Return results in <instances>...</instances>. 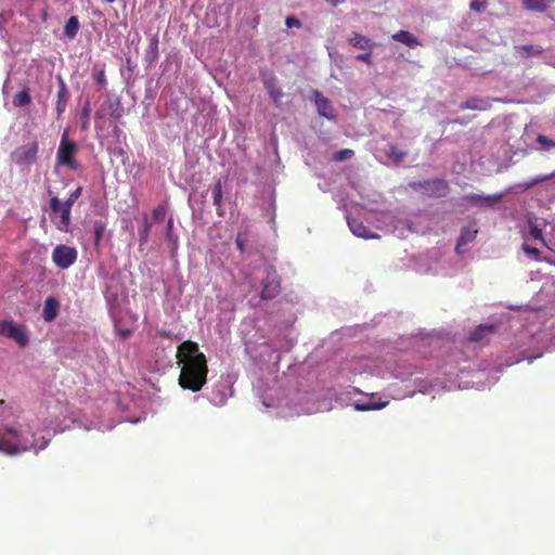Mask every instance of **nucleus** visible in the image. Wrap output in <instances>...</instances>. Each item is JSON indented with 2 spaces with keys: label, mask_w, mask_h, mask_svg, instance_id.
<instances>
[{
  "label": "nucleus",
  "mask_w": 555,
  "mask_h": 555,
  "mask_svg": "<svg viewBox=\"0 0 555 555\" xmlns=\"http://www.w3.org/2000/svg\"><path fill=\"white\" fill-rule=\"evenodd\" d=\"M178 364L181 365L179 385L183 389L199 391L207 382V360L199 351L198 345L185 340L179 345L177 351Z\"/></svg>",
  "instance_id": "f257e3e1"
},
{
  "label": "nucleus",
  "mask_w": 555,
  "mask_h": 555,
  "mask_svg": "<svg viewBox=\"0 0 555 555\" xmlns=\"http://www.w3.org/2000/svg\"><path fill=\"white\" fill-rule=\"evenodd\" d=\"M34 443L23 433L9 427L5 433L0 434V451L7 454H16L34 449Z\"/></svg>",
  "instance_id": "f03ea898"
},
{
  "label": "nucleus",
  "mask_w": 555,
  "mask_h": 555,
  "mask_svg": "<svg viewBox=\"0 0 555 555\" xmlns=\"http://www.w3.org/2000/svg\"><path fill=\"white\" fill-rule=\"evenodd\" d=\"M410 188L420 191L428 197H444L449 194L450 186L447 180L441 178L414 181L410 183Z\"/></svg>",
  "instance_id": "7ed1b4c3"
},
{
  "label": "nucleus",
  "mask_w": 555,
  "mask_h": 555,
  "mask_svg": "<svg viewBox=\"0 0 555 555\" xmlns=\"http://www.w3.org/2000/svg\"><path fill=\"white\" fill-rule=\"evenodd\" d=\"M0 336L15 341L18 347L25 348L29 343L27 327L13 319L0 320Z\"/></svg>",
  "instance_id": "20e7f679"
},
{
  "label": "nucleus",
  "mask_w": 555,
  "mask_h": 555,
  "mask_svg": "<svg viewBox=\"0 0 555 555\" xmlns=\"http://www.w3.org/2000/svg\"><path fill=\"white\" fill-rule=\"evenodd\" d=\"M77 153V145L75 142L69 141L67 131H64L61 143L56 154V162L59 165L67 166L73 170H77L79 164L75 160V154Z\"/></svg>",
  "instance_id": "39448f33"
},
{
  "label": "nucleus",
  "mask_w": 555,
  "mask_h": 555,
  "mask_svg": "<svg viewBox=\"0 0 555 555\" xmlns=\"http://www.w3.org/2000/svg\"><path fill=\"white\" fill-rule=\"evenodd\" d=\"M39 144L37 141H31L16 147L11 153V159L17 166H31L36 163L38 157Z\"/></svg>",
  "instance_id": "423d86ee"
},
{
  "label": "nucleus",
  "mask_w": 555,
  "mask_h": 555,
  "mask_svg": "<svg viewBox=\"0 0 555 555\" xmlns=\"http://www.w3.org/2000/svg\"><path fill=\"white\" fill-rule=\"evenodd\" d=\"M78 257V253L75 247L60 244L56 245L52 251V260L54 264L62 269H68L73 266Z\"/></svg>",
  "instance_id": "0eeeda50"
},
{
  "label": "nucleus",
  "mask_w": 555,
  "mask_h": 555,
  "mask_svg": "<svg viewBox=\"0 0 555 555\" xmlns=\"http://www.w3.org/2000/svg\"><path fill=\"white\" fill-rule=\"evenodd\" d=\"M50 209L53 214L60 212V219L55 222L57 230L67 232L70 224L72 207L62 204L56 196H53L50 199Z\"/></svg>",
  "instance_id": "6e6552de"
},
{
  "label": "nucleus",
  "mask_w": 555,
  "mask_h": 555,
  "mask_svg": "<svg viewBox=\"0 0 555 555\" xmlns=\"http://www.w3.org/2000/svg\"><path fill=\"white\" fill-rule=\"evenodd\" d=\"M281 293L280 279L276 276L274 270L269 268L267 270V278L262 281V289L260 298L262 300H270L275 298Z\"/></svg>",
  "instance_id": "1a4fd4ad"
},
{
  "label": "nucleus",
  "mask_w": 555,
  "mask_h": 555,
  "mask_svg": "<svg viewBox=\"0 0 555 555\" xmlns=\"http://www.w3.org/2000/svg\"><path fill=\"white\" fill-rule=\"evenodd\" d=\"M314 102L320 116L327 119H335L334 109L331 101L324 96L321 92H314Z\"/></svg>",
  "instance_id": "9d476101"
},
{
  "label": "nucleus",
  "mask_w": 555,
  "mask_h": 555,
  "mask_svg": "<svg viewBox=\"0 0 555 555\" xmlns=\"http://www.w3.org/2000/svg\"><path fill=\"white\" fill-rule=\"evenodd\" d=\"M503 194H493V195H479V194H466L463 199L473 204V205H488L492 206L501 201Z\"/></svg>",
  "instance_id": "9b49d317"
},
{
  "label": "nucleus",
  "mask_w": 555,
  "mask_h": 555,
  "mask_svg": "<svg viewBox=\"0 0 555 555\" xmlns=\"http://www.w3.org/2000/svg\"><path fill=\"white\" fill-rule=\"evenodd\" d=\"M60 311V301L53 297L49 296L44 300L43 310H42V319L44 322H52L59 314Z\"/></svg>",
  "instance_id": "f8f14e48"
},
{
  "label": "nucleus",
  "mask_w": 555,
  "mask_h": 555,
  "mask_svg": "<svg viewBox=\"0 0 555 555\" xmlns=\"http://www.w3.org/2000/svg\"><path fill=\"white\" fill-rule=\"evenodd\" d=\"M348 42L351 47L364 51H371L375 46L371 38L363 36L357 31L351 34V36L348 38Z\"/></svg>",
  "instance_id": "ddd939ff"
},
{
  "label": "nucleus",
  "mask_w": 555,
  "mask_h": 555,
  "mask_svg": "<svg viewBox=\"0 0 555 555\" xmlns=\"http://www.w3.org/2000/svg\"><path fill=\"white\" fill-rule=\"evenodd\" d=\"M348 225L351 232L362 238H375L378 237L377 234L371 233V231L363 224V222L357 218H349Z\"/></svg>",
  "instance_id": "4468645a"
},
{
  "label": "nucleus",
  "mask_w": 555,
  "mask_h": 555,
  "mask_svg": "<svg viewBox=\"0 0 555 555\" xmlns=\"http://www.w3.org/2000/svg\"><path fill=\"white\" fill-rule=\"evenodd\" d=\"M520 3L524 10L544 13L555 3V0H521Z\"/></svg>",
  "instance_id": "2eb2a0df"
},
{
  "label": "nucleus",
  "mask_w": 555,
  "mask_h": 555,
  "mask_svg": "<svg viewBox=\"0 0 555 555\" xmlns=\"http://www.w3.org/2000/svg\"><path fill=\"white\" fill-rule=\"evenodd\" d=\"M391 39L401 42L412 49L422 44L421 40L408 30H399L392 34Z\"/></svg>",
  "instance_id": "dca6fc26"
},
{
  "label": "nucleus",
  "mask_w": 555,
  "mask_h": 555,
  "mask_svg": "<svg viewBox=\"0 0 555 555\" xmlns=\"http://www.w3.org/2000/svg\"><path fill=\"white\" fill-rule=\"evenodd\" d=\"M59 82H60V88L57 91V101H56V107H55L57 117H60L65 112L67 102L69 100V92H68L66 83L64 82V80L62 78L59 79Z\"/></svg>",
  "instance_id": "f3484780"
},
{
  "label": "nucleus",
  "mask_w": 555,
  "mask_h": 555,
  "mask_svg": "<svg viewBox=\"0 0 555 555\" xmlns=\"http://www.w3.org/2000/svg\"><path fill=\"white\" fill-rule=\"evenodd\" d=\"M494 333L493 325H479L470 332L468 339L474 343H482Z\"/></svg>",
  "instance_id": "a211bd4d"
},
{
  "label": "nucleus",
  "mask_w": 555,
  "mask_h": 555,
  "mask_svg": "<svg viewBox=\"0 0 555 555\" xmlns=\"http://www.w3.org/2000/svg\"><path fill=\"white\" fill-rule=\"evenodd\" d=\"M460 107L461 109L487 111L491 107V104L487 99L473 96L462 103Z\"/></svg>",
  "instance_id": "6ab92c4d"
},
{
  "label": "nucleus",
  "mask_w": 555,
  "mask_h": 555,
  "mask_svg": "<svg viewBox=\"0 0 555 555\" xmlns=\"http://www.w3.org/2000/svg\"><path fill=\"white\" fill-rule=\"evenodd\" d=\"M477 232H478L477 229L472 228V227L463 228L461 231V235L456 242V246H455L456 253L461 254L462 247L465 246L466 244H468L469 242H473L477 235Z\"/></svg>",
  "instance_id": "aec40b11"
},
{
  "label": "nucleus",
  "mask_w": 555,
  "mask_h": 555,
  "mask_svg": "<svg viewBox=\"0 0 555 555\" xmlns=\"http://www.w3.org/2000/svg\"><path fill=\"white\" fill-rule=\"evenodd\" d=\"M264 88H266L269 96L275 104V106H280V103H281V100H282L284 93H283L282 89L276 86L275 80L274 79L264 80Z\"/></svg>",
  "instance_id": "412c9836"
},
{
  "label": "nucleus",
  "mask_w": 555,
  "mask_h": 555,
  "mask_svg": "<svg viewBox=\"0 0 555 555\" xmlns=\"http://www.w3.org/2000/svg\"><path fill=\"white\" fill-rule=\"evenodd\" d=\"M211 194H212V203L217 208V214L219 216H222L223 215V210H222L223 191H222V183H221L220 179H218L216 181V183L211 186Z\"/></svg>",
  "instance_id": "4be33fe9"
},
{
  "label": "nucleus",
  "mask_w": 555,
  "mask_h": 555,
  "mask_svg": "<svg viewBox=\"0 0 555 555\" xmlns=\"http://www.w3.org/2000/svg\"><path fill=\"white\" fill-rule=\"evenodd\" d=\"M384 152L395 164H400L408 155V152L399 150L395 144H388Z\"/></svg>",
  "instance_id": "5701e85b"
},
{
  "label": "nucleus",
  "mask_w": 555,
  "mask_h": 555,
  "mask_svg": "<svg viewBox=\"0 0 555 555\" xmlns=\"http://www.w3.org/2000/svg\"><path fill=\"white\" fill-rule=\"evenodd\" d=\"M80 28V23L77 16H70L64 26V36L68 39H74Z\"/></svg>",
  "instance_id": "b1692460"
},
{
  "label": "nucleus",
  "mask_w": 555,
  "mask_h": 555,
  "mask_svg": "<svg viewBox=\"0 0 555 555\" xmlns=\"http://www.w3.org/2000/svg\"><path fill=\"white\" fill-rule=\"evenodd\" d=\"M31 103V96L29 94L28 88L23 89L18 93H16L13 98V105L16 107H24Z\"/></svg>",
  "instance_id": "393cba45"
},
{
  "label": "nucleus",
  "mask_w": 555,
  "mask_h": 555,
  "mask_svg": "<svg viewBox=\"0 0 555 555\" xmlns=\"http://www.w3.org/2000/svg\"><path fill=\"white\" fill-rule=\"evenodd\" d=\"M529 237L541 242L543 246L547 247V244L543 237L542 230L537 224H533L531 222H530L529 233L527 236H525V241H527Z\"/></svg>",
  "instance_id": "a878e982"
},
{
  "label": "nucleus",
  "mask_w": 555,
  "mask_h": 555,
  "mask_svg": "<svg viewBox=\"0 0 555 555\" xmlns=\"http://www.w3.org/2000/svg\"><path fill=\"white\" fill-rule=\"evenodd\" d=\"M535 141L541 145V151H550L551 149H555V140H552L544 134H538Z\"/></svg>",
  "instance_id": "bb28decb"
},
{
  "label": "nucleus",
  "mask_w": 555,
  "mask_h": 555,
  "mask_svg": "<svg viewBox=\"0 0 555 555\" xmlns=\"http://www.w3.org/2000/svg\"><path fill=\"white\" fill-rule=\"evenodd\" d=\"M522 250L532 260H540V250L537 247L530 246L527 243L522 244Z\"/></svg>",
  "instance_id": "cd10ccee"
},
{
  "label": "nucleus",
  "mask_w": 555,
  "mask_h": 555,
  "mask_svg": "<svg viewBox=\"0 0 555 555\" xmlns=\"http://www.w3.org/2000/svg\"><path fill=\"white\" fill-rule=\"evenodd\" d=\"M387 401L378 402V403H365V404H356V410L358 411H371V410H379L387 405Z\"/></svg>",
  "instance_id": "c85d7f7f"
},
{
  "label": "nucleus",
  "mask_w": 555,
  "mask_h": 555,
  "mask_svg": "<svg viewBox=\"0 0 555 555\" xmlns=\"http://www.w3.org/2000/svg\"><path fill=\"white\" fill-rule=\"evenodd\" d=\"M353 155H354V152L352 150L344 149V150L336 152L333 156V159L335 162H343L346 159H350L351 157H353Z\"/></svg>",
  "instance_id": "c756f323"
},
{
  "label": "nucleus",
  "mask_w": 555,
  "mask_h": 555,
  "mask_svg": "<svg viewBox=\"0 0 555 555\" xmlns=\"http://www.w3.org/2000/svg\"><path fill=\"white\" fill-rule=\"evenodd\" d=\"M150 230H151V224L149 223L147 221V218L145 217L144 218V225H143V229L139 232V236H140V244L143 245V244H146L147 241H149V233H150Z\"/></svg>",
  "instance_id": "7c9ffc66"
},
{
  "label": "nucleus",
  "mask_w": 555,
  "mask_h": 555,
  "mask_svg": "<svg viewBox=\"0 0 555 555\" xmlns=\"http://www.w3.org/2000/svg\"><path fill=\"white\" fill-rule=\"evenodd\" d=\"M82 193V188L77 186L67 197V199L63 203L66 206L73 207L74 203L79 198Z\"/></svg>",
  "instance_id": "2f4dec72"
},
{
  "label": "nucleus",
  "mask_w": 555,
  "mask_h": 555,
  "mask_svg": "<svg viewBox=\"0 0 555 555\" xmlns=\"http://www.w3.org/2000/svg\"><path fill=\"white\" fill-rule=\"evenodd\" d=\"M488 0H482V1H479V0H472L470 3H469V9L474 12H482L486 10V8L488 7Z\"/></svg>",
  "instance_id": "473e14b6"
},
{
  "label": "nucleus",
  "mask_w": 555,
  "mask_h": 555,
  "mask_svg": "<svg viewBox=\"0 0 555 555\" xmlns=\"http://www.w3.org/2000/svg\"><path fill=\"white\" fill-rule=\"evenodd\" d=\"M80 118H81V122H82V128L83 129L87 128L89 118H90V102L89 101H87L86 105L83 106V108L81 111Z\"/></svg>",
  "instance_id": "72a5a7b5"
},
{
  "label": "nucleus",
  "mask_w": 555,
  "mask_h": 555,
  "mask_svg": "<svg viewBox=\"0 0 555 555\" xmlns=\"http://www.w3.org/2000/svg\"><path fill=\"white\" fill-rule=\"evenodd\" d=\"M153 219L155 221H163L166 216V207L163 205L157 206L152 212Z\"/></svg>",
  "instance_id": "f704fd0d"
},
{
  "label": "nucleus",
  "mask_w": 555,
  "mask_h": 555,
  "mask_svg": "<svg viewBox=\"0 0 555 555\" xmlns=\"http://www.w3.org/2000/svg\"><path fill=\"white\" fill-rule=\"evenodd\" d=\"M285 25H286L288 28H292V27H301V23H300V21H299L295 15H288V16L285 18Z\"/></svg>",
  "instance_id": "c9c22d12"
},
{
  "label": "nucleus",
  "mask_w": 555,
  "mask_h": 555,
  "mask_svg": "<svg viewBox=\"0 0 555 555\" xmlns=\"http://www.w3.org/2000/svg\"><path fill=\"white\" fill-rule=\"evenodd\" d=\"M358 61L364 62L366 64H372V53L371 51H366L365 53L358 54L356 56Z\"/></svg>",
  "instance_id": "e433bc0d"
},
{
  "label": "nucleus",
  "mask_w": 555,
  "mask_h": 555,
  "mask_svg": "<svg viewBox=\"0 0 555 555\" xmlns=\"http://www.w3.org/2000/svg\"><path fill=\"white\" fill-rule=\"evenodd\" d=\"M245 243H246V240L243 238L242 234L238 233L235 237V245H236V248L241 251V253H244L245 251Z\"/></svg>",
  "instance_id": "4c0bfd02"
},
{
  "label": "nucleus",
  "mask_w": 555,
  "mask_h": 555,
  "mask_svg": "<svg viewBox=\"0 0 555 555\" xmlns=\"http://www.w3.org/2000/svg\"><path fill=\"white\" fill-rule=\"evenodd\" d=\"M554 177H555V171L552 173H548V175H540V176H537L535 178H533V183L537 185V184L544 182Z\"/></svg>",
  "instance_id": "58836bf2"
},
{
  "label": "nucleus",
  "mask_w": 555,
  "mask_h": 555,
  "mask_svg": "<svg viewBox=\"0 0 555 555\" xmlns=\"http://www.w3.org/2000/svg\"><path fill=\"white\" fill-rule=\"evenodd\" d=\"M95 81L104 87L106 86L107 83V80H106V76H105V72L104 70H100L96 75H95Z\"/></svg>",
  "instance_id": "ea45409f"
},
{
  "label": "nucleus",
  "mask_w": 555,
  "mask_h": 555,
  "mask_svg": "<svg viewBox=\"0 0 555 555\" xmlns=\"http://www.w3.org/2000/svg\"><path fill=\"white\" fill-rule=\"evenodd\" d=\"M117 335L121 340H126L131 335V330L129 328H119L117 331Z\"/></svg>",
  "instance_id": "a19ab883"
},
{
  "label": "nucleus",
  "mask_w": 555,
  "mask_h": 555,
  "mask_svg": "<svg viewBox=\"0 0 555 555\" xmlns=\"http://www.w3.org/2000/svg\"><path fill=\"white\" fill-rule=\"evenodd\" d=\"M534 185L535 184L533 183V179H531L529 181H526V182H522V183L518 184V188H520L524 191H527V190L533 188Z\"/></svg>",
  "instance_id": "79ce46f5"
},
{
  "label": "nucleus",
  "mask_w": 555,
  "mask_h": 555,
  "mask_svg": "<svg viewBox=\"0 0 555 555\" xmlns=\"http://www.w3.org/2000/svg\"><path fill=\"white\" fill-rule=\"evenodd\" d=\"M157 334L160 338L171 339L173 337L172 333L167 330H159Z\"/></svg>",
  "instance_id": "37998d69"
},
{
  "label": "nucleus",
  "mask_w": 555,
  "mask_h": 555,
  "mask_svg": "<svg viewBox=\"0 0 555 555\" xmlns=\"http://www.w3.org/2000/svg\"><path fill=\"white\" fill-rule=\"evenodd\" d=\"M522 49L526 50L528 53L540 54L542 52V49L535 50L533 46H524Z\"/></svg>",
  "instance_id": "c03bdc74"
},
{
  "label": "nucleus",
  "mask_w": 555,
  "mask_h": 555,
  "mask_svg": "<svg viewBox=\"0 0 555 555\" xmlns=\"http://www.w3.org/2000/svg\"><path fill=\"white\" fill-rule=\"evenodd\" d=\"M103 227H98L94 231L95 241H99L103 234Z\"/></svg>",
  "instance_id": "a18cd8bd"
},
{
  "label": "nucleus",
  "mask_w": 555,
  "mask_h": 555,
  "mask_svg": "<svg viewBox=\"0 0 555 555\" xmlns=\"http://www.w3.org/2000/svg\"><path fill=\"white\" fill-rule=\"evenodd\" d=\"M172 228H173V220L170 218L167 223V235L169 238L171 235Z\"/></svg>",
  "instance_id": "49530a36"
},
{
  "label": "nucleus",
  "mask_w": 555,
  "mask_h": 555,
  "mask_svg": "<svg viewBox=\"0 0 555 555\" xmlns=\"http://www.w3.org/2000/svg\"><path fill=\"white\" fill-rule=\"evenodd\" d=\"M5 415L4 400L0 399V418H3Z\"/></svg>",
  "instance_id": "de8ad7c7"
},
{
  "label": "nucleus",
  "mask_w": 555,
  "mask_h": 555,
  "mask_svg": "<svg viewBox=\"0 0 555 555\" xmlns=\"http://www.w3.org/2000/svg\"><path fill=\"white\" fill-rule=\"evenodd\" d=\"M111 116L114 119H119L121 117V111L116 108L111 113Z\"/></svg>",
  "instance_id": "09e8293b"
},
{
  "label": "nucleus",
  "mask_w": 555,
  "mask_h": 555,
  "mask_svg": "<svg viewBox=\"0 0 555 555\" xmlns=\"http://www.w3.org/2000/svg\"><path fill=\"white\" fill-rule=\"evenodd\" d=\"M327 3H330L333 7H337L339 4H343L345 0H325Z\"/></svg>",
  "instance_id": "8fccbe9b"
},
{
  "label": "nucleus",
  "mask_w": 555,
  "mask_h": 555,
  "mask_svg": "<svg viewBox=\"0 0 555 555\" xmlns=\"http://www.w3.org/2000/svg\"><path fill=\"white\" fill-rule=\"evenodd\" d=\"M103 116H104V115H103L101 112H96V113H95V117H96V118H103Z\"/></svg>",
  "instance_id": "3c124183"
}]
</instances>
